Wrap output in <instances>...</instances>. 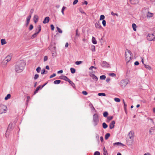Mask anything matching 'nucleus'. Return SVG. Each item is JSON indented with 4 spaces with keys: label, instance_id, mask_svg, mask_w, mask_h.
<instances>
[{
    "label": "nucleus",
    "instance_id": "1",
    "mask_svg": "<svg viewBox=\"0 0 155 155\" xmlns=\"http://www.w3.org/2000/svg\"><path fill=\"white\" fill-rule=\"evenodd\" d=\"M25 64V62L23 60H21L17 62L15 64V71L17 72H22L24 68Z\"/></svg>",
    "mask_w": 155,
    "mask_h": 155
},
{
    "label": "nucleus",
    "instance_id": "2",
    "mask_svg": "<svg viewBox=\"0 0 155 155\" xmlns=\"http://www.w3.org/2000/svg\"><path fill=\"white\" fill-rule=\"evenodd\" d=\"M125 60L127 62H128L133 58L131 52L128 49H126L125 52Z\"/></svg>",
    "mask_w": 155,
    "mask_h": 155
},
{
    "label": "nucleus",
    "instance_id": "3",
    "mask_svg": "<svg viewBox=\"0 0 155 155\" xmlns=\"http://www.w3.org/2000/svg\"><path fill=\"white\" fill-rule=\"evenodd\" d=\"M99 117L98 114L95 113L93 116V122L94 126H96L98 124L99 122Z\"/></svg>",
    "mask_w": 155,
    "mask_h": 155
},
{
    "label": "nucleus",
    "instance_id": "4",
    "mask_svg": "<svg viewBox=\"0 0 155 155\" xmlns=\"http://www.w3.org/2000/svg\"><path fill=\"white\" fill-rule=\"evenodd\" d=\"M12 58L11 56L10 55L7 56L5 58L3 61L2 63V65L5 67L7 63L10 61Z\"/></svg>",
    "mask_w": 155,
    "mask_h": 155
},
{
    "label": "nucleus",
    "instance_id": "5",
    "mask_svg": "<svg viewBox=\"0 0 155 155\" xmlns=\"http://www.w3.org/2000/svg\"><path fill=\"white\" fill-rule=\"evenodd\" d=\"M7 110L6 106L3 104H0V114L5 113Z\"/></svg>",
    "mask_w": 155,
    "mask_h": 155
},
{
    "label": "nucleus",
    "instance_id": "6",
    "mask_svg": "<svg viewBox=\"0 0 155 155\" xmlns=\"http://www.w3.org/2000/svg\"><path fill=\"white\" fill-rule=\"evenodd\" d=\"M128 136L129 138L130 139V144L132 143L134 141V132L133 131H130L128 135Z\"/></svg>",
    "mask_w": 155,
    "mask_h": 155
},
{
    "label": "nucleus",
    "instance_id": "7",
    "mask_svg": "<svg viewBox=\"0 0 155 155\" xmlns=\"http://www.w3.org/2000/svg\"><path fill=\"white\" fill-rule=\"evenodd\" d=\"M147 39L150 41L155 40V32L153 34H149L147 36Z\"/></svg>",
    "mask_w": 155,
    "mask_h": 155
},
{
    "label": "nucleus",
    "instance_id": "8",
    "mask_svg": "<svg viewBox=\"0 0 155 155\" xmlns=\"http://www.w3.org/2000/svg\"><path fill=\"white\" fill-rule=\"evenodd\" d=\"M128 80L126 79L121 80L120 83V85L123 87H125L128 82Z\"/></svg>",
    "mask_w": 155,
    "mask_h": 155
},
{
    "label": "nucleus",
    "instance_id": "9",
    "mask_svg": "<svg viewBox=\"0 0 155 155\" xmlns=\"http://www.w3.org/2000/svg\"><path fill=\"white\" fill-rule=\"evenodd\" d=\"M101 65L103 67L107 68L109 67V64L105 61H102Z\"/></svg>",
    "mask_w": 155,
    "mask_h": 155
},
{
    "label": "nucleus",
    "instance_id": "10",
    "mask_svg": "<svg viewBox=\"0 0 155 155\" xmlns=\"http://www.w3.org/2000/svg\"><path fill=\"white\" fill-rule=\"evenodd\" d=\"M89 75L95 81H97L98 80V78L94 74L91 73Z\"/></svg>",
    "mask_w": 155,
    "mask_h": 155
},
{
    "label": "nucleus",
    "instance_id": "11",
    "mask_svg": "<svg viewBox=\"0 0 155 155\" xmlns=\"http://www.w3.org/2000/svg\"><path fill=\"white\" fill-rule=\"evenodd\" d=\"M115 122L114 120L112 121L111 123L109 125V127L110 129H112L114 127V125Z\"/></svg>",
    "mask_w": 155,
    "mask_h": 155
},
{
    "label": "nucleus",
    "instance_id": "12",
    "mask_svg": "<svg viewBox=\"0 0 155 155\" xmlns=\"http://www.w3.org/2000/svg\"><path fill=\"white\" fill-rule=\"evenodd\" d=\"M39 30L38 31H36L35 33H34L31 37V38L32 39L34 38H35L36 37L37 35L38 34V33L41 31V29H40V26H39Z\"/></svg>",
    "mask_w": 155,
    "mask_h": 155
},
{
    "label": "nucleus",
    "instance_id": "13",
    "mask_svg": "<svg viewBox=\"0 0 155 155\" xmlns=\"http://www.w3.org/2000/svg\"><path fill=\"white\" fill-rule=\"evenodd\" d=\"M50 18L48 17H45L43 21V23L44 24H46L49 22V21Z\"/></svg>",
    "mask_w": 155,
    "mask_h": 155
},
{
    "label": "nucleus",
    "instance_id": "14",
    "mask_svg": "<svg viewBox=\"0 0 155 155\" xmlns=\"http://www.w3.org/2000/svg\"><path fill=\"white\" fill-rule=\"evenodd\" d=\"M153 15V13H151L149 12H147V16L148 18H151L152 17Z\"/></svg>",
    "mask_w": 155,
    "mask_h": 155
},
{
    "label": "nucleus",
    "instance_id": "15",
    "mask_svg": "<svg viewBox=\"0 0 155 155\" xmlns=\"http://www.w3.org/2000/svg\"><path fill=\"white\" fill-rule=\"evenodd\" d=\"M31 18V16H28L27 18L26 23V26H27L28 25Z\"/></svg>",
    "mask_w": 155,
    "mask_h": 155
},
{
    "label": "nucleus",
    "instance_id": "16",
    "mask_svg": "<svg viewBox=\"0 0 155 155\" xmlns=\"http://www.w3.org/2000/svg\"><path fill=\"white\" fill-rule=\"evenodd\" d=\"M131 3L133 4H137L138 3V0H130Z\"/></svg>",
    "mask_w": 155,
    "mask_h": 155
},
{
    "label": "nucleus",
    "instance_id": "17",
    "mask_svg": "<svg viewBox=\"0 0 155 155\" xmlns=\"http://www.w3.org/2000/svg\"><path fill=\"white\" fill-rule=\"evenodd\" d=\"M95 26L96 28H102L101 25L98 23H96L95 24Z\"/></svg>",
    "mask_w": 155,
    "mask_h": 155
},
{
    "label": "nucleus",
    "instance_id": "18",
    "mask_svg": "<svg viewBox=\"0 0 155 155\" xmlns=\"http://www.w3.org/2000/svg\"><path fill=\"white\" fill-rule=\"evenodd\" d=\"M34 21L35 23L37 22L38 20V17L36 15H35L34 17Z\"/></svg>",
    "mask_w": 155,
    "mask_h": 155
},
{
    "label": "nucleus",
    "instance_id": "19",
    "mask_svg": "<svg viewBox=\"0 0 155 155\" xmlns=\"http://www.w3.org/2000/svg\"><path fill=\"white\" fill-rule=\"evenodd\" d=\"M67 78L68 77H67L64 75H62L60 77V79H63L66 81L67 80Z\"/></svg>",
    "mask_w": 155,
    "mask_h": 155
},
{
    "label": "nucleus",
    "instance_id": "20",
    "mask_svg": "<svg viewBox=\"0 0 155 155\" xmlns=\"http://www.w3.org/2000/svg\"><path fill=\"white\" fill-rule=\"evenodd\" d=\"M1 43L2 45H3L4 44H6L7 42L6 41L5 39H2L1 40Z\"/></svg>",
    "mask_w": 155,
    "mask_h": 155
},
{
    "label": "nucleus",
    "instance_id": "21",
    "mask_svg": "<svg viewBox=\"0 0 155 155\" xmlns=\"http://www.w3.org/2000/svg\"><path fill=\"white\" fill-rule=\"evenodd\" d=\"M92 42L93 44H96L97 43V41L95 38L93 37L92 38Z\"/></svg>",
    "mask_w": 155,
    "mask_h": 155
},
{
    "label": "nucleus",
    "instance_id": "22",
    "mask_svg": "<svg viewBox=\"0 0 155 155\" xmlns=\"http://www.w3.org/2000/svg\"><path fill=\"white\" fill-rule=\"evenodd\" d=\"M132 26L133 28V30L134 31H136V28H137V26L136 25L135 23H133L132 25Z\"/></svg>",
    "mask_w": 155,
    "mask_h": 155
},
{
    "label": "nucleus",
    "instance_id": "23",
    "mask_svg": "<svg viewBox=\"0 0 155 155\" xmlns=\"http://www.w3.org/2000/svg\"><path fill=\"white\" fill-rule=\"evenodd\" d=\"M41 88V86L40 85H39V86H38L36 88V90L35 91H34V94H35L36 93H37L38 90L40 88Z\"/></svg>",
    "mask_w": 155,
    "mask_h": 155
},
{
    "label": "nucleus",
    "instance_id": "24",
    "mask_svg": "<svg viewBox=\"0 0 155 155\" xmlns=\"http://www.w3.org/2000/svg\"><path fill=\"white\" fill-rule=\"evenodd\" d=\"M114 145H117L119 146H123L124 144L119 142H116L114 143Z\"/></svg>",
    "mask_w": 155,
    "mask_h": 155
},
{
    "label": "nucleus",
    "instance_id": "25",
    "mask_svg": "<svg viewBox=\"0 0 155 155\" xmlns=\"http://www.w3.org/2000/svg\"><path fill=\"white\" fill-rule=\"evenodd\" d=\"M145 67L147 69L150 70L151 69V68L150 66L149 65H146L145 64H144Z\"/></svg>",
    "mask_w": 155,
    "mask_h": 155
},
{
    "label": "nucleus",
    "instance_id": "26",
    "mask_svg": "<svg viewBox=\"0 0 155 155\" xmlns=\"http://www.w3.org/2000/svg\"><path fill=\"white\" fill-rule=\"evenodd\" d=\"M61 81L60 80H56L54 81V83L55 84H58L60 83Z\"/></svg>",
    "mask_w": 155,
    "mask_h": 155
},
{
    "label": "nucleus",
    "instance_id": "27",
    "mask_svg": "<svg viewBox=\"0 0 155 155\" xmlns=\"http://www.w3.org/2000/svg\"><path fill=\"white\" fill-rule=\"evenodd\" d=\"M11 95L10 94H8L5 97V100H7L8 99L10 98Z\"/></svg>",
    "mask_w": 155,
    "mask_h": 155
},
{
    "label": "nucleus",
    "instance_id": "28",
    "mask_svg": "<svg viewBox=\"0 0 155 155\" xmlns=\"http://www.w3.org/2000/svg\"><path fill=\"white\" fill-rule=\"evenodd\" d=\"M103 150H104V155H107V150L105 149V147H104V148Z\"/></svg>",
    "mask_w": 155,
    "mask_h": 155
},
{
    "label": "nucleus",
    "instance_id": "29",
    "mask_svg": "<svg viewBox=\"0 0 155 155\" xmlns=\"http://www.w3.org/2000/svg\"><path fill=\"white\" fill-rule=\"evenodd\" d=\"M103 127L104 128L106 129L107 127V125L104 122L102 124Z\"/></svg>",
    "mask_w": 155,
    "mask_h": 155
},
{
    "label": "nucleus",
    "instance_id": "30",
    "mask_svg": "<svg viewBox=\"0 0 155 155\" xmlns=\"http://www.w3.org/2000/svg\"><path fill=\"white\" fill-rule=\"evenodd\" d=\"M71 72L72 73L74 74L75 72V69L73 68H70Z\"/></svg>",
    "mask_w": 155,
    "mask_h": 155
},
{
    "label": "nucleus",
    "instance_id": "31",
    "mask_svg": "<svg viewBox=\"0 0 155 155\" xmlns=\"http://www.w3.org/2000/svg\"><path fill=\"white\" fill-rule=\"evenodd\" d=\"M110 134L109 133L107 134L105 136V139L107 140L108 139L109 137L110 136Z\"/></svg>",
    "mask_w": 155,
    "mask_h": 155
},
{
    "label": "nucleus",
    "instance_id": "32",
    "mask_svg": "<svg viewBox=\"0 0 155 155\" xmlns=\"http://www.w3.org/2000/svg\"><path fill=\"white\" fill-rule=\"evenodd\" d=\"M89 106H90V107L92 109V110H94L95 111H96V110H95V108H94V106H93L92 104H89Z\"/></svg>",
    "mask_w": 155,
    "mask_h": 155
},
{
    "label": "nucleus",
    "instance_id": "33",
    "mask_svg": "<svg viewBox=\"0 0 155 155\" xmlns=\"http://www.w3.org/2000/svg\"><path fill=\"white\" fill-rule=\"evenodd\" d=\"M100 78L101 80H105L106 78V76L104 75H101L100 76Z\"/></svg>",
    "mask_w": 155,
    "mask_h": 155
},
{
    "label": "nucleus",
    "instance_id": "34",
    "mask_svg": "<svg viewBox=\"0 0 155 155\" xmlns=\"http://www.w3.org/2000/svg\"><path fill=\"white\" fill-rule=\"evenodd\" d=\"M56 28L59 33H62V30L58 27H57Z\"/></svg>",
    "mask_w": 155,
    "mask_h": 155
},
{
    "label": "nucleus",
    "instance_id": "35",
    "mask_svg": "<svg viewBox=\"0 0 155 155\" xmlns=\"http://www.w3.org/2000/svg\"><path fill=\"white\" fill-rule=\"evenodd\" d=\"M113 116H109L107 117V120H108V122H109L110 120H111L113 118Z\"/></svg>",
    "mask_w": 155,
    "mask_h": 155
},
{
    "label": "nucleus",
    "instance_id": "36",
    "mask_svg": "<svg viewBox=\"0 0 155 155\" xmlns=\"http://www.w3.org/2000/svg\"><path fill=\"white\" fill-rule=\"evenodd\" d=\"M48 73V71H46L45 69H44L43 71H41V74H46Z\"/></svg>",
    "mask_w": 155,
    "mask_h": 155
},
{
    "label": "nucleus",
    "instance_id": "37",
    "mask_svg": "<svg viewBox=\"0 0 155 155\" xmlns=\"http://www.w3.org/2000/svg\"><path fill=\"white\" fill-rule=\"evenodd\" d=\"M105 18V16L104 15H101L100 16V20H104V19Z\"/></svg>",
    "mask_w": 155,
    "mask_h": 155
},
{
    "label": "nucleus",
    "instance_id": "38",
    "mask_svg": "<svg viewBox=\"0 0 155 155\" xmlns=\"http://www.w3.org/2000/svg\"><path fill=\"white\" fill-rule=\"evenodd\" d=\"M79 10L81 13L84 14L85 15H86V13L81 8H80Z\"/></svg>",
    "mask_w": 155,
    "mask_h": 155
},
{
    "label": "nucleus",
    "instance_id": "39",
    "mask_svg": "<svg viewBox=\"0 0 155 155\" xmlns=\"http://www.w3.org/2000/svg\"><path fill=\"white\" fill-rule=\"evenodd\" d=\"M108 115V113L107 112H105L103 113V116L105 117H106Z\"/></svg>",
    "mask_w": 155,
    "mask_h": 155
},
{
    "label": "nucleus",
    "instance_id": "40",
    "mask_svg": "<svg viewBox=\"0 0 155 155\" xmlns=\"http://www.w3.org/2000/svg\"><path fill=\"white\" fill-rule=\"evenodd\" d=\"M98 95L99 96H106V94L104 93H100L98 94Z\"/></svg>",
    "mask_w": 155,
    "mask_h": 155
},
{
    "label": "nucleus",
    "instance_id": "41",
    "mask_svg": "<svg viewBox=\"0 0 155 155\" xmlns=\"http://www.w3.org/2000/svg\"><path fill=\"white\" fill-rule=\"evenodd\" d=\"M114 100L115 101L118 102H119L120 101V100L118 98H114Z\"/></svg>",
    "mask_w": 155,
    "mask_h": 155
},
{
    "label": "nucleus",
    "instance_id": "42",
    "mask_svg": "<svg viewBox=\"0 0 155 155\" xmlns=\"http://www.w3.org/2000/svg\"><path fill=\"white\" fill-rule=\"evenodd\" d=\"M66 8V7H65L63 6L62 7V8L61 9V12L63 15H64V9H65Z\"/></svg>",
    "mask_w": 155,
    "mask_h": 155
},
{
    "label": "nucleus",
    "instance_id": "43",
    "mask_svg": "<svg viewBox=\"0 0 155 155\" xmlns=\"http://www.w3.org/2000/svg\"><path fill=\"white\" fill-rule=\"evenodd\" d=\"M109 75L110 76L112 77H114L116 76V74L114 73H111L109 74Z\"/></svg>",
    "mask_w": 155,
    "mask_h": 155
},
{
    "label": "nucleus",
    "instance_id": "44",
    "mask_svg": "<svg viewBox=\"0 0 155 155\" xmlns=\"http://www.w3.org/2000/svg\"><path fill=\"white\" fill-rule=\"evenodd\" d=\"M82 63V61H77L75 62V64L77 65H79Z\"/></svg>",
    "mask_w": 155,
    "mask_h": 155
},
{
    "label": "nucleus",
    "instance_id": "45",
    "mask_svg": "<svg viewBox=\"0 0 155 155\" xmlns=\"http://www.w3.org/2000/svg\"><path fill=\"white\" fill-rule=\"evenodd\" d=\"M33 12H34V9H32L30 10V13H29V16H31H31L32 14L33 13Z\"/></svg>",
    "mask_w": 155,
    "mask_h": 155
},
{
    "label": "nucleus",
    "instance_id": "46",
    "mask_svg": "<svg viewBox=\"0 0 155 155\" xmlns=\"http://www.w3.org/2000/svg\"><path fill=\"white\" fill-rule=\"evenodd\" d=\"M41 68L40 67H38L36 69V71L38 73H39L40 71Z\"/></svg>",
    "mask_w": 155,
    "mask_h": 155
},
{
    "label": "nucleus",
    "instance_id": "47",
    "mask_svg": "<svg viewBox=\"0 0 155 155\" xmlns=\"http://www.w3.org/2000/svg\"><path fill=\"white\" fill-rule=\"evenodd\" d=\"M39 77V75L38 74H36L35 75L34 79V80H36L38 79Z\"/></svg>",
    "mask_w": 155,
    "mask_h": 155
},
{
    "label": "nucleus",
    "instance_id": "48",
    "mask_svg": "<svg viewBox=\"0 0 155 155\" xmlns=\"http://www.w3.org/2000/svg\"><path fill=\"white\" fill-rule=\"evenodd\" d=\"M102 24L105 27L106 26V21L105 20H103L102 22Z\"/></svg>",
    "mask_w": 155,
    "mask_h": 155
},
{
    "label": "nucleus",
    "instance_id": "49",
    "mask_svg": "<svg viewBox=\"0 0 155 155\" xmlns=\"http://www.w3.org/2000/svg\"><path fill=\"white\" fill-rule=\"evenodd\" d=\"M70 84H71V85L73 87H75V85L74 84L72 81Z\"/></svg>",
    "mask_w": 155,
    "mask_h": 155
},
{
    "label": "nucleus",
    "instance_id": "50",
    "mask_svg": "<svg viewBox=\"0 0 155 155\" xmlns=\"http://www.w3.org/2000/svg\"><path fill=\"white\" fill-rule=\"evenodd\" d=\"M82 93L83 95H87L88 94L87 92L85 91H83Z\"/></svg>",
    "mask_w": 155,
    "mask_h": 155
},
{
    "label": "nucleus",
    "instance_id": "51",
    "mask_svg": "<svg viewBox=\"0 0 155 155\" xmlns=\"http://www.w3.org/2000/svg\"><path fill=\"white\" fill-rule=\"evenodd\" d=\"M94 155H100V153L98 151H96L94 152Z\"/></svg>",
    "mask_w": 155,
    "mask_h": 155
},
{
    "label": "nucleus",
    "instance_id": "52",
    "mask_svg": "<svg viewBox=\"0 0 155 155\" xmlns=\"http://www.w3.org/2000/svg\"><path fill=\"white\" fill-rule=\"evenodd\" d=\"M33 28V25H30V26H29V30H31Z\"/></svg>",
    "mask_w": 155,
    "mask_h": 155
},
{
    "label": "nucleus",
    "instance_id": "53",
    "mask_svg": "<svg viewBox=\"0 0 155 155\" xmlns=\"http://www.w3.org/2000/svg\"><path fill=\"white\" fill-rule=\"evenodd\" d=\"M56 74L55 73H54L50 76V78H53V77L56 76Z\"/></svg>",
    "mask_w": 155,
    "mask_h": 155
},
{
    "label": "nucleus",
    "instance_id": "54",
    "mask_svg": "<svg viewBox=\"0 0 155 155\" xmlns=\"http://www.w3.org/2000/svg\"><path fill=\"white\" fill-rule=\"evenodd\" d=\"M92 50L93 51H95V46L93 45L91 46Z\"/></svg>",
    "mask_w": 155,
    "mask_h": 155
},
{
    "label": "nucleus",
    "instance_id": "55",
    "mask_svg": "<svg viewBox=\"0 0 155 155\" xmlns=\"http://www.w3.org/2000/svg\"><path fill=\"white\" fill-rule=\"evenodd\" d=\"M93 68H94L95 69H97V68L95 67H94L93 66H91L89 68V69L90 70H92V69Z\"/></svg>",
    "mask_w": 155,
    "mask_h": 155
},
{
    "label": "nucleus",
    "instance_id": "56",
    "mask_svg": "<svg viewBox=\"0 0 155 155\" xmlns=\"http://www.w3.org/2000/svg\"><path fill=\"white\" fill-rule=\"evenodd\" d=\"M51 27L52 30L53 31L54 30V26L53 25H51Z\"/></svg>",
    "mask_w": 155,
    "mask_h": 155
},
{
    "label": "nucleus",
    "instance_id": "57",
    "mask_svg": "<svg viewBox=\"0 0 155 155\" xmlns=\"http://www.w3.org/2000/svg\"><path fill=\"white\" fill-rule=\"evenodd\" d=\"M48 60V57L46 56H45L44 57V61H47Z\"/></svg>",
    "mask_w": 155,
    "mask_h": 155
},
{
    "label": "nucleus",
    "instance_id": "58",
    "mask_svg": "<svg viewBox=\"0 0 155 155\" xmlns=\"http://www.w3.org/2000/svg\"><path fill=\"white\" fill-rule=\"evenodd\" d=\"M40 26V29L41 30V26L40 25H38L37 27V28L36 29V31H39V26Z\"/></svg>",
    "mask_w": 155,
    "mask_h": 155
},
{
    "label": "nucleus",
    "instance_id": "59",
    "mask_svg": "<svg viewBox=\"0 0 155 155\" xmlns=\"http://www.w3.org/2000/svg\"><path fill=\"white\" fill-rule=\"evenodd\" d=\"M111 14L112 15H117V16H118V15L117 14V13H114L113 12H111Z\"/></svg>",
    "mask_w": 155,
    "mask_h": 155
},
{
    "label": "nucleus",
    "instance_id": "60",
    "mask_svg": "<svg viewBox=\"0 0 155 155\" xmlns=\"http://www.w3.org/2000/svg\"><path fill=\"white\" fill-rule=\"evenodd\" d=\"M78 1H77V0H75L73 2V5H75L76 4L77 2H78Z\"/></svg>",
    "mask_w": 155,
    "mask_h": 155
},
{
    "label": "nucleus",
    "instance_id": "61",
    "mask_svg": "<svg viewBox=\"0 0 155 155\" xmlns=\"http://www.w3.org/2000/svg\"><path fill=\"white\" fill-rule=\"evenodd\" d=\"M153 130V129L152 127H151L150 129V130L149 131L150 134H152V130Z\"/></svg>",
    "mask_w": 155,
    "mask_h": 155
},
{
    "label": "nucleus",
    "instance_id": "62",
    "mask_svg": "<svg viewBox=\"0 0 155 155\" xmlns=\"http://www.w3.org/2000/svg\"><path fill=\"white\" fill-rule=\"evenodd\" d=\"M66 81H68L69 83H71L72 81L70 79H69L68 78H67V80H66Z\"/></svg>",
    "mask_w": 155,
    "mask_h": 155
},
{
    "label": "nucleus",
    "instance_id": "63",
    "mask_svg": "<svg viewBox=\"0 0 155 155\" xmlns=\"http://www.w3.org/2000/svg\"><path fill=\"white\" fill-rule=\"evenodd\" d=\"M139 64V63L138 61H136L134 63V64L135 65H138Z\"/></svg>",
    "mask_w": 155,
    "mask_h": 155
},
{
    "label": "nucleus",
    "instance_id": "64",
    "mask_svg": "<svg viewBox=\"0 0 155 155\" xmlns=\"http://www.w3.org/2000/svg\"><path fill=\"white\" fill-rule=\"evenodd\" d=\"M63 72V70H61L58 71L57 73L58 74L62 73Z\"/></svg>",
    "mask_w": 155,
    "mask_h": 155
}]
</instances>
